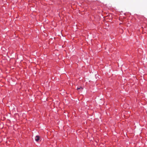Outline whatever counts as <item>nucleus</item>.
I'll return each instance as SVG.
<instances>
[{
	"label": "nucleus",
	"instance_id": "nucleus-1",
	"mask_svg": "<svg viewBox=\"0 0 147 147\" xmlns=\"http://www.w3.org/2000/svg\"><path fill=\"white\" fill-rule=\"evenodd\" d=\"M35 140L36 142H38L40 139L39 137L36 136L35 138Z\"/></svg>",
	"mask_w": 147,
	"mask_h": 147
},
{
	"label": "nucleus",
	"instance_id": "nucleus-2",
	"mask_svg": "<svg viewBox=\"0 0 147 147\" xmlns=\"http://www.w3.org/2000/svg\"><path fill=\"white\" fill-rule=\"evenodd\" d=\"M77 89L78 90H80V89H83V88L82 87H78L77 88Z\"/></svg>",
	"mask_w": 147,
	"mask_h": 147
}]
</instances>
